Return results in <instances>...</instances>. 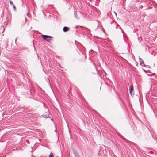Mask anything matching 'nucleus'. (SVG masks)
<instances>
[{"mask_svg": "<svg viewBox=\"0 0 157 157\" xmlns=\"http://www.w3.org/2000/svg\"><path fill=\"white\" fill-rule=\"evenodd\" d=\"M42 36L44 40L48 42H50L51 40L52 37L50 36H48L45 35H43Z\"/></svg>", "mask_w": 157, "mask_h": 157, "instance_id": "nucleus-1", "label": "nucleus"}, {"mask_svg": "<svg viewBox=\"0 0 157 157\" xmlns=\"http://www.w3.org/2000/svg\"><path fill=\"white\" fill-rule=\"evenodd\" d=\"M69 30V28L67 27H64L63 28V31L64 32L68 31Z\"/></svg>", "mask_w": 157, "mask_h": 157, "instance_id": "nucleus-3", "label": "nucleus"}, {"mask_svg": "<svg viewBox=\"0 0 157 157\" xmlns=\"http://www.w3.org/2000/svg\"><path fill=\"white\" fill-rule=\"evenodd\" d=\"M10 4H11L12 5V6H13V8H14V10H15V9H16V8L15 6H14V4H13V2H12V1H10Z\"/></svg>", "mask_w": 157, "mask_h": 157, "instance_id": "nucleus-4", "label": "nucleus"}, {"mask_svg": "<svg viewBox=\"0 0 157 157\" xmlns=\"http://www.w3.org/2000/svg\"><path fill=\"white\" fill-rule=\"evenodd\" d=\"M49 157H54L53 153H51L49 156Z\"/></svg>", "mask_w": 157, "mask_h": 157, "instance_id": "nucleus-5", "label": "nucleus"}, {"mask_svg": "<svg viewBox=\"0 0 157 157\" xmlns=\"http://www.w3.org/2000/svg\"><path fill=\"white\" fill-rule=\"evenodd\" d=\"M133 91V86L131 85L130 87V92L131 95L132 96V92Z\"/></svg>", "mask_w": 157, "mask_h": 157, "instance_id": "nucleus-2", "label": "nucleus"}]
</instances>
